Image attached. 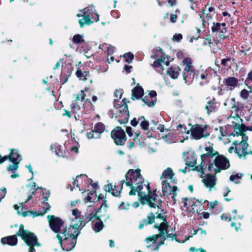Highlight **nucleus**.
<instances>
[{
  "mask_svg": "<svg viewBox=\"0 0 252 252\" xmlns=\"http://www.w3.org/2000/svg\"><path fill=\"white\" fill-rule=\"evenodd\" d=\"M174 175L172 169L168 167L163 171L160 179L162 181L166 180L165 179H171Z\"/></svg>",
  "mask_w": 252,
  "mask_h": 252,
  "instance_id": "obj_26",
  "label": "nucleus"
},
{
  "mask_svg": "<svg viewBox=\"0 0 252 252\" xmlns=\"http://www.w3.org/2000/svg\"><path fill=\"white\" fill-rule=\"evenodd\" d=\"M75 74L80 80L86 81L87 80L88 77H90L89 71H85L83 72L80 69H78L76 71Z\"/></svg>",
  "mask_w": 252,
  "mask_h": 252,
  "instance_id": "obj_30",
  "label": "nucleus"
},
{
  "mask_svg": "<svg viewBox=\"0 0 252 252\" xmlns=\"http://www.w3.org/2000/svg\"><path fill=\"white\" fill-rule=\"evenodd\" d=\"M132 96H134L136 98L139 99L141 98L144 94V91L141 86H136L132 91ZM133 97H132V98Z\"/></svg>",
  "mask_w": 252,
  "mask_h": 252,
  "instance_id": "obj_28",
  "label": "nucleus"
},
{
  "mask_svg": "<svg viewBox=\"0 0 252 252\" xmlns=\"http://www.w3.org/2000/svg\"><path fill=\"white\" fill-rule=\"evenodd\" d=\"M244 84L250 89H252V70L248 73L244 81Z\"/></svg>",
  "mask_w": 252,
  "mask_h": 252,
  "instance_id": "obj_35",
  "label": "nucleus"
},
{
  "mask_svg": "<svg viewBox=\"0 0 252 252\" xmlns=\"http://www.w3.org/2000/svg\"><path fill=\"white\" fill-rule=\"evenodd\" d=\"M162 63H164V61L162 60V58H159L155 61L152 65L158 72L160 73H161L163 70V68L162 66Z\"/></svg>",
  "mask_w": 252,
  "mask_h": 252,
  "instance_id": "obj_29",
  "label": "nucleus"
},
{
  "mask_svg": "<svg viewBox=\"0 0 252 252\" xmlns=\"http://www.w3.org/2000/svg\"><path fill=\"white\" fill-rule=\"evenodd\" d=\"M182 64L184 66L183 73L194 71L193 66L192 64L191 60L189 58L184 59Z\"/></svg>",
  "mask_w": 252,
  "mask_h": 252,
  "instance_id": "obj_23",
  "label": "nucleus"
},
{
  "mask_svg": "<svg viewBox=\"0 0 252 252\" xmlns=\"http://www.w3.org/2000/svg\"><path fill=\"white\" fill-rule=\"evenodd\" d=\"M22 216L25 217L28 216H32L33 218L40 216L39 213L38 212H32L30 211H26L22 213Z\"/></svg>",
  "mask_w": 252,
  "mask_h": 252,
  "instance_id": "obj_44",
  "label": "nucleus"
},
{
  "mask_svg": "<svg viewBox=\"0 0 252 252\" xmlns=\"http://www.w3.org/2000/svg\"><path fill=\"white\" fill-rule=\"evenodd\" d=\"M155 218V214L153 212H152L149 216H148L146 220H147V222L148 224H151L154 222Z\"/></svg>",
  "mask_w": 252,
  "mask_h": 252,
  "instance_id": "obj_49",
  "label": "nucleus"
},
{
  "mask_svg": "<svg viewBox=\"0 0 252 252\" xmlns=\"http://www.w3.org/2000/svg\"><path fill=\"white\" fill-rule=\"evenodd\" d=\"M78 17H83L79 20V23L81 28L85 25H90L94 22L99 20V16L96 13L94 6L91 5L79 11L77 14Z\"/></svg>",
  "mask_w": 252,
  "mask_h": 252,
  "instance_id": "obj_6",
  "label": "nucleus"
},
{
  "mask_svg": "<svg viewBox=\"0 0 252 252\" xmlns=\"http://www.w3.org/2000/svg\"><path fill=\"white\" fill-rule=\"evenodd\" d=\"M114 106L117 111L115 112L112 109L108 110L107 112L108 116L111 118L115 117L121 124L127 123L129 115L128 106L124 102V99L120 101L119 99H115L114 101Z\"/></svg>",
  "mask_w": 252,
  "mask_h": 252,
  "instance_id": "obj_5",
  "label": "nucleus"
},
{
  "mask_svg": "<svg viewBox=\"0 0 252 252\" xmlns=\"http://www.w3.org/2000/svg\"><path fill=\"white\" fill-rule=\"evenodd\" d=\"M196 70L183 73V79L186 84L190 85L193 80L196 79Z\"/></svg>",
  "mask_w": 252,
  "mask_h": 252,
  "instance_id": "obj_21",
  "label": "nucleus"
},
{
  "mask_svg": "<svg viewBox=\"0 0 252 252\" xmlns=\"http://www.w3.org/2000/svg\"><path fill=\"white\" fill-rule=\"evenodd\" d=\"M218 106H217L215 98L208 101L205 106V109L208 114H210L211 112H215L218 109Z\"/></svg>",
  "mask_w": 252,
  "mask_h": 252,
  "instance_id": "obj_24",
  "label": "nucleus"
},
{
  "mask_svg": "<svg viewBox=\"0 0 252 252\" xmlns=\"http://www.w3.org/2000/svg\"><path fill=\"white\" fill-rule=\"evenodd\" d=\"M183 38V36L181 34H175L173 37V39L176 41H179L181 40Z\"/></svg>",
  "mask_w": 252,
  "mask_h": 252,
  "instance_id": "obj_57",
  "label": "nucleus"
},
{
  "mask_svg": "<svg viewBox=\"0 0 252 252\" xmlns=\"http://www.w3.org/2000/svg\"><path fill=\"white\" fill-rule=\"evenodd\" d=\"M9 157V160L12 162H20V161L22 160V157L19 155V153L17 150H11Z\"/></svg>",
  "mask_w": 252,
  "mask_h": 252,
  "instance_id": "obj_25",
  "label": "nucleus"
},
{
  "mask_svg": "<svg viewBox=\"0 0 252 252\" xmlns=\"http://www.w3.org/2000/svg\"><path fill=\"white\" fill-rule=\"evenodd\" d=\"M149 224L147 222V220H143L142 221H141L140 222L139 225V228L142 229L144 227L145 225H147Z\"/></svg>",
  "mask_w": 252,
  "mask_h": 252,
  "instance_id": "obj_62",
  "label": "nucleus"
},
{
  "mask_svg": "<svg viewBox=\"0 0 252 252\" xmlns=\"http://www.w3.org/2000/svg\"><path fill=\"white\" fill-rule=\"evenodd\" d=\"M172 134L170 132L168 133L167 135H165V137H164V139L166 141L169 143H172L174 142V140H172L170 137L171 136Z\"/></svg>",
  "mask_w": 252,
  "mask_h": 252,
  "instance_id": "obj_55",
  "label": "nucleus"
},
{
  "mask_svg": "<svg viewBox=\"0 0 252 252\" xmlns=\"http://www.w3.org/2000/svg\"><path fill=\"white\" fill-rule=\"evenodd\" d=\"M45 205V207L44 208V212L43 213H39L40 216H43L44 214L46 213L47 211H48L50 209V206L48 203H46Z\"/></svg>",
  "mask_w": 252,
  "mask_h": 252,
  "instance_id": "obj_60",
  "label": "nucleus"
},
{
  "mask_svg": "<svg viewBox=\"0 0 252 252\" xmlns=\"http://www.w3.org/2000/svg\"><path fill=\"white\" fill-rule=\"evenodd\" d=\"M124 57L125 59V61L126 62L128 63H130L133 60L134 55L133 54L129 52L127 53H126L124 55Z\"/></svg>",
  "mask_w": 252,
  "mask_h": 252,
  "instance_id": "obj_46",
  "label": "nucleus"
},
{
  "mask_svg": "<svg viewBox=\"0 0 252 252\" xmlns=\"http://www.w3.org/2000/svg\"><path fill=\"white\" fill-rule=\"evenodd\" d=\"M111 135L115 143L118 145H124L126 141L125 132L120 127H117L113 130L111 131Z\"/></svg>",
  "mask_w": 252,
  "mask_h": 252,
  "instance_id": "obj_11",
  "label": "nucleus"
},
{
  "mask_svg": "<svg viewBox=\"0 0 252 252\" xmlns=\"http://www.w3.org/2000/svg\"><path fill=\"white\" fill-rule=\"evenodd\" d=\"M252 93V89L251 90L250 89V91H248L245 89H244L241 90L240 92V96L241 98H242L244 99H247L249 95V94Z\"/></svg>",
  "mask_w": 252,
  "mask_h": 252,
  "instance_id": "obj_42",
  "label": "nucleus"
},
{
  "mask_svg": "<svg viewBox=\"0 0 252 252\" xmlns=\"http://www.w3.org/2000/svg\"><path fill=\"white\" fill-rule=\"evenodd\" d=\"M126 132L129 137H132L134 136L132 132V128L130 126H127L126 127Z\"/></svg>",
  "mask_w": 252,
  "mask_h": 252,
  "instance_id": "obj_63",
  "label": "nucleus"
},
{
  "mask_svg": "<svg viewBox=\"0 0 252 252\" xmlns=\"http://www.w3.org/2000/svg\"><path fill=\"white\" fill-rule=\"evenodd\" d=\"M94 130L95 133L101 135L105 130V126L102 123H97L94 126Z\"/></svg>",
  "mask_w": 252,
  "mask_h": 252,
  "instance_id": "obj_36",
  "label": "nucleus"
},
{
  "mask_svg": "<svg viewBox=\"0 0 252 252\" xmlns=\"http://www.w3.org/2000/svg\"><path fill=\"white\" fill-rule=\"evenodd\" d=\"M242 139V141L239 143L237 141L233 142V144L236 146L235 148V152L240 157L246 156L249 154L247 152L248 144L247 143L248 138L247 136L243 135Z\"/></svg>",
  "mask_w": 252,
  "mask_h": 252,
  "instance_id": "obj_10",
  "label": "nucleus"
},
{
  "mask_svg": "<svg viewBox=\"0 0 252 252\" xmlns=\"http://www.w3.org/2000/svg\"><path fill=\"white\" fill-rule=\"evenodd\" d=\"M24 227L23 224H20L17 235L21 237L29 246L39 247L40 244L38 243L36 236L29 231L24 230Z\"/></svg>",
  "mask_w": 252,
  "mask_h": 252,
  "instance_id": "obj_7",
  "label": "nucleus"
},
{
  "mask_svg": "<svg viewBox=\"0 0 252 252\" xmlns=\"http://www.w3.org/2000/svg\"><path fill=\"white\" fill-rule=\"evenodd\" d=\"M217 178L215 175L207 174L202 179L204 186L209 189V191L214 188L216 185Z\"/></svg>",
  "mask_w": 252,
  "mask_h": 252,
  "instance_id": "obj_15",
  "label": "nucleus"
},
{
  "mask_svg": "<svg viewBox=\"0 0 252 252\" xmlns=\"http://www.w3.org/2000/svg\"><path fill=\"white\" fill-rule=\"evenodd\" d=\"M223 83L230 90H233L237 86L238 80L234 77H229L224 79Z\"/></svg>",
  "mask_w": 252,
  "mask_h": 252,
  "instance_id": "obj_20",
  "label": "nucleus"
},
{
  "mask_svg": "<svg viewBox=\"0 0 252 252\" xmlns=\"http://www.w3.org/2000/svg\"><path fill=\"white\" fill-rule=\"evenodd\" d=\"M162 193L164 195L171 194L173 192L177 191V186H174L171 187L169 184L167 182V180H162Z\"/></svg>",
  "mask_w": 252,
  "mask_h": 252,
  "instance_id": "obj_17",
  "label": "nucleus"
},
{
  "mask_svg": "<svg viewBox=\"0 0 252 252\" xmlns=\"http://www.w3.org/2000/svg\"><path fill=\"white\" fill-rule=\"evenodd\" d=\"M206 153L201 156V162L196 166V170L204 173L205 170L214 172L216 174L220 169H226L229 167L228 159L223 156H218L215 158L217 154L212 146L205 148Z\"/></svg>",
  "mask_w": 252,
  "mask_h": 252,
  "instance_id": "obj_2",
  "label": "nucleus"
},
{
  "mask_svg": "<svg viewBox=\"0 0 252 252\" xmlns=\"http://www.w3.org/2000/svg\"><path fill=\"white\" fill-rule=\"evenodd\" d=\"M221 29V25L220 23H214V25L212 27V31L213 32L220 31Z\"/></svg>",
  "mask_w": 252,
  "mask_h": 252,
  "instance_id": "obj_48",
  "label": "nucleus"
},
{
  "mask_svg": "<svg viewBox=\"0 0 252 252\" xmlns=\"http://www.w3.org/2000/svg\"><path fill=\"white\" fill-rule=\"evenodd\" d=\"M0 241L3 245L15 246L17 244L18 240L16 235H12L2 238Z\"/></svg>",
  "mask_w": 252,
  "mask_h": 252,
  "instance_id": "obj_22",
  "label": "nucleus"
},
{
  "mask_svg": "<svg viewBox=\"0 0 252 252\" xmlns=\"http://www.w3.org/2000/svg\"><path fill=\"white\" fill-rule=\"evenodd\" d=\"M51 229L58 234L62 232L61 230V226H63V221L59 218L54 216H48L47 217Z\"/></svg>",
  "mask_w": 252,
  "mask_h": 252,
  "instance_id": "obj_13",
  "label": "nucleus"
},
{
  "mask_svg": "<svg viewBox=\"0 0 252 252\" xmlns=\"http://www.w3.org/2000/svg\"><path fill=\"white\" fill-rule=\"evenodd\" d=\"M167 227L168 226L166 223L164 222H161L158 227L159 234L153 235L151 237L146 239L145 240L147 243L152 242V245L147 246L148 248H150L152 251L158 250L159 247L163 244L165 236L167 238H171L173 240L175 235L168 233L167 230Z\"/></svg>",
  "mask_w": 252,
  "mask_h": 252,
  "instance_id": "obj_4",
  "label": "nucleus"
},
{
  "mask_svg": "<svg viewBox=\"0 0 252 252\" xmlns=\"http://www.w3.org/2000/svg\"><path fill=\"white\" fill-rule=\"evenodd\" d=\"M100 209H99L97 210L92 206H89L87 209V212L81 218L80 220H79V223H74L72 222V225H78V229L80 227L82 228L86 223L91 220L94 221L96 220L97 217H101L97 216V214Z\"/></svg>",
  "mask_w": 252,
  "mask_h": 252,
  "instance_id": "obj_8",
  "label": "nucleus"
},
{
  "mask_svg": "<svg viewBox=\"0 0 252 252\" xmlns=\"http://www.w3.org/2000/svg\"><path fill=\"white\" fill-rule=\"evenodd\" d=\"M71 74V65L69 64L62 66V72L61 74V79L64 78L63 84L65 83L68 80Z\"/></svg>",
  "mask_w": 252,
  "mask_h": 252,
  "instance_id": "obj_19",
  "label": "nucleus"
},
{
  "mask_svg": "<svg viewBox=\"0 0 252 252\" xmlns=\"http://www.w3.org/2000/svg\"><path fill=\"white\" fill-rule=\"evenodd\" d=\"M230 60L231 59L230 58L223 59L221 60V64L223 66H226L227 65V63L228 62H230Z\"/></svg>",
  "mask_w": 252,
  "mask_h": 252,
  "instance_id": "obj_64",
  "label": "nucleus"
},
{
  "mask_svg": "<svg viewBox=\"0 0 252 252\" xmlns=\"http://www.w3.org/2000/svg\"><path fill=\"white\" fill-rule=\"evenodd\" d=\"M87 90V89H85L84 90H81L79 94H75V99L72 102L70 105L71 112L74 114L76 120H79L80 117L79 115L77 116L76 114L81 109V105H82L83 102L85 100V92Z\"/></svg>",
  "mask_w": 252,
  "mask_h": 252,
  "instance_id": "obj_9",
  "label": "nucleus"
},
{
  "mask_svg": "<svg viewBox=\"0 0 252 252\" xmlns=\"http://www.w3.org/2000/svg\"><path fill=\"white\" fill-rule=\"evenodd\" d=\"M206 130V126L200 125H195L192 126L190 131L192 138L198 140L204 137V132Z\"/></svg>",
  "mask_w": 252,
  "mask_h": 252,
  "instance_id": "obj_14",
  "label": "nucleus"
},
{
  "mask_svg": "<svg viewBox=\"0 0 252 252\" xmlns=\"http://www.w3.org/2000/svg\"><path fill=\"white\" fill-rule=\"evenodd\" d=\"M142 100L145 104H147L149 107L154 106L156 102V100L152 99L151 97H148V96H145Z\"/></svg>",
  "mask_w": 252,
  "mask_h": 252,
  "instance_id": "obj_39",
  "label": "nucleus"
},
{
  "mask_svg": "<svg viewBox=\"0 0 252 252\" xmlns=\"http://www.w3.org/2000/svg\"><path fill=\"white\" fill-rule=\"evenodd\" d=\"M87 137L88 139L99 138H100V134L95 133V130L94 129L87 133Z\"/></svg>",
  "mask_w": 252,
  "mask_h": 252,
  "instance_id": "obj_41",
  "label": "nucleus"
},
{
  "mask_svg": "<svg viewBox=\"0 0 252 252\" xmlns=\"http://www.w3.org/2000/svg\"><path fill=\"white\" fill-rule=\"evenodd\" d=\"M180 70L181 69L179 67H171L168 69L167 71V74L170 76L171 78L175 79L178 77Z\"/></svg>",
  "mask_w": 252,
  "mask_h": 252,
  "instance_id": "obj_27",
  "label": "nucleus"
},
{
  "mask_svg": "<svg viewBox=\"0 0 252 252\" xmlns=\"http://www.w3.org/2000/svg\"><path fill=\"white\" fill-rule=\"evenodd\" d=\"M123 93L121 90H116L114 93V97L117 99H121Z\"/></svg>",
  "mask_w": 252,
  "mask_h": 252,
  "instance_id": "obj_53",
  "label": "nucleus"
},
{
  "mask_svg": "<svg viewBox=\"0 0 252 252\" xmlns=\"http://www.w3.org/2000/svg\"><path fill=\"white\" fill-rule=\"evenodd\" d=\"M13 163V165H10L7 167V170L11 171L12 172H15L18 167V164L19 162H12Z\"/></svg>",
  "mask_w": 252,
  "mask_h": 252,
  "instance_id": "obj_47",
  "label": "nucleus"
},
{
  "mask_svg": "<svg viewBox=\"0 0 252 252\" xmlns=\"http://www.w3.org/2000/svg\"><path fill=\"white\" fill-rule=\"evenodd\" d=\"M176 133L179 135V137L183 138V139H180V141L183 142L184 140L188 138L189 130L187 129L186 126L179 125L177 126Z\"/></svg>",
  "mask_w": 252,
  "mask_h": 252,
  "instance_id": "obj_18",
  "label": "nucleus"
},
{
  "mask_svg": "<svg viewBox=\"0 0 252 252\" xmlns=\"http://www.w3.org/2000/svg\"><path fill=\"white\" fill-rule=\"evenodd\" d=\"M177 19V14H171L170 16V21L172 23H174L176 22Z\"/></svg>",
  "mask_w": 252,
  "mask_h": 252,
  "instance_id": "obj_58",
  "label": "nucleus"
},
{
  "mask_svg": "<svg viewBox=\"0 0 252 252\" xmlns=\"http://www.w3.org/2000/svg\"><path fill=\"white\" fill-rule=\"evenodd\" d=\"M115 51V48L113 46H110L107 47V53L108 55H112Z\"/></svg>",
  "mask_w": 252,
  "mask_h": 252,
  "instance_id": "obj_59",
  "label": "nucleus"
},
{
  "mask_svg": "<svg viewBox=\"0 0 252 252\" xmlns=\"http://www.w3.org/2000/svg\"><path fill=\"white\" fill-rule=\"evenodd\" d=\"M196 80L199 81L201 86L206 84L209 80L208 73L206 71L196 70Z\"/></svg>",
  "mask_w": 252,
  "mask_h": 252,
  "instance_id": "obj_16",
  "label": "nucleus"
},
{
  "mask_svg": "<svg viewBox=\"0 0 252 252\" xmlns=\"http://www.w3.org/2000/svg\"><path fill=\"white\" fill-rule=\"evenodd\" d=\"M6 193V189L3 188L0 189V202L5 197Z\"/></svg>",
  "mask_w": 252,
  "mask_h": 252,
  "instance_id": "obj_54",
  "label": "nucleus"
},
{
  "mask_svg": "<svg viewBox=\"0 0 252 252\" xmlns=\"http://www.w3.org/2000/svg\"><path fill=\"white\" fill-rule=\"evenodd\" d=\"M95 69L98 73H103L106 72L108 70V66L106 64L98 65L95 67Z\"/></svg>",
  "mask_w": 252,
  "mask_h": 252,
  "instance_id": "obj_45",
  "label": "nucleus"
},
{
  "mask_svg": "<svg viewBox=\"0 0 252 252\" xmlns=\"http://www.w3.org/2000/svg\"><path fill=\"white\" fill-rule=\"evenodd\" d=\"M72 214L73 216H74L75 219H78L79 220L81 219L80 216H81V212L79 211L77 209H74L72 210Z\"/></svg>",
  "mask_w": 252,
  "mask_h": 252,
  "instance_id": "obj_50",
  "label": "nucleus"
},
{
  "mask_svg": "<svg viewBox=\"0 0 252 252\" xmlns=\"http://www.w3.org/2000/svg\"><path fill=\"white\" fill-rule=\"evenodd\" d=\"M243 176V174L242 173H236L234 175H231L229 178V180L231 182L237 184L239 183L238 181L241 180Z\"/></svg>",
  "mask_w": 252,
  "mask_h": 252,
  "instance_id": "obj_38",
  "label": "nucleus"
},
{
  "mask_svg": "<svg viewBox=\"0 0 252 252\" xmlns=\"http://www.w3.org/2000/svg\"><path fill=\"white\" fill-rule=\"evenodd\" d=\"M83 180L87 181V182H92V180H89L88 179L87 176L86 175L82 174L80 176H78L76 177V179L73 182V187L76 186L78 187V183L82 182Z\"/></svg>",
  "mask_w": 252,
  "mask_h": 252,
  "instance_id": "obj_31",
  "label": "nucleus"
},
{
  "mask_svg": "<svg viewBox=\"0 0 252 252\" xmlns=\"http://www.w3.org/2000/svg\"><path fill=\"white\" fill-rule=\"evenodd\" d=\"M104 189L106 191L112 192L113 190V186L111 184L105 185L104 187Z\"/></svg>",
  "mask_w": 252,
  "mask_h": 252,
  "instance_id": "obj_56",
  "label": "nucleus"
},
{
  "mask_svg": "<svg viewBox=\"0 0 252 252\" xmlns=\"http://www.w3.org/2000/svg\"><path fill=\"white\" fill-rule=\"evenodd\" d=\"M62 146L57 144H53L51 146V149L54 152L57 156L58 157H64L65 156L62 151Z\"/></svg>",
  "mask_w": 252,
  "mask_h": 252,
  "instance_id": "obj_32",
  "label": "nucleus"
},
{
  "mask_svg": "<svg viewBox=\"0 0 252 252\" xmlns=\"http://www.w3.org/2000/svg\"><path fill=\"white\" fill-rule=\"evenodd\" d=\"M220 132L222 136H227L230 135L231 134L226 131V127L223 128L220 127Z\"/></svg>",
  "mask_w": 252,
  "mask_h": 252,
  "instance_id": "obj_52",
  "label": "nucleus"
},
{
  "mask_svg": "<svg viewBox=\"0 0 252 252\" xmlns=\"http://www.w3.org/2000/svg\"><path fill=\"white\" fill-rule=\"evenodd\" d=\"M139 120H142L140 124L141 128L144 130L148 129L149 125L148 121L145 120V118L144 117H141V118H140L139 119Z\"/></svg>",
  "mask_w": 252,
  "mask_h": 252,
  "instance_id": "obj_43",
  "label": "nucleus"
},
{
  "mask_svg": "<svg viewBox=\"0 0 252 252\" xmlns=\"http://www.w3.org/2000/svg\"><path fill=\"white\" fill-rule=\"evenodd\" d=\"M183 207V210H185L188 213H191L195 212V207L201 204V202L196 200L195 199L185 198L182 201Z\"/></svg>",
  "mask_w": 252,
  "mask_h": 252,
  "instance_id": "obj_12",
  "label": "nucleus"
},
{
  "mask_svg": "<svg viewBox=\"0 0 252 252\" xmlns=\"http://www.w3.org/2000/svg\"><path fill=\"white\" fill-rule=\"evenodd\" d=\"M157 96V93L155 91H151L149 93L148 97H151L152 99H154L156 100V96Z\"/></svg>",
  "mask_w": 252,
  "mask_h": 252,
  "instance_id": "obj_61",
  "label": "nucleus"
},
{
  "mask_svg": "<svg viewBox=\"0 0 252 252\" xmlns=\"http://www.w3.org/2000/svg\"><path fill=\"white\" fill-rule=\"evenodd\" d=\"M78 226V225H72L67 229L63 228V231L57 235V238L63 251H71L75 247L76 238L79 234Z\"/></svg>",
  "mask_w": 252,
  "mask_h": 252,
  "instance_id": "obj_3",
  "label": "nucleus"
},
{
  "mask_svg": "<svg viewBox=\"0 0 252 252\" xmlns=\"http://www.w3.org/2000/svg\"><path fill=\"white\" fill-rule=\"evenodd\" d=\"M82 104H83V109L85 113H90L93 110L94 106L88 99H85Z\"/></svg>",
  "mask_w": 252,
  "mask_h": 252,
  "instance_id": "obj_34",
  "label": "nucleus"
},
{
  "mask_svg": "<svg viewBox=\"0 0 252 252\" xmlns=\"http://www.w3.org/2000/svg\"><path fill=\"white\" fill-rule=\"evenodd\" d=\"M100 218V217H97L96 218V222L94 223L93 227V230L95 232H100L104 227L103 223Z\"/></svg>",
  "mask_w": 252,
  "mask_h": 252,
  "instance_id": "obj_33",
  "label": "nucleus"
},
{
  "mask_svg": "<svg viewBox=\"0 0 252 252\" xmlns=\"http://www.w3.org/2000/svg\"><path fill=\"white\" fill-rule=\"evenodd\" d=\"M196 164V159L193 156L188 157L186 160V164L190 167H193Z\"/></svg>",
  "mask_w": 252,
  "mask_h": 252,
  "instance_id": "obj_40",
  "label": "nucleus"
},
{
  "mask_svg": "<svg viewBox=\"0 0 252 252\" xmlns=\"http://www.w3.org/2000/svg\"><path fill=\"white\" fill-rule=\"evenodd\" d=\"M221 219L222 220H228L230 221L232 219L235 220V216H234L232 218L231 217L230 215L229 214H223L221 216Z\"/></svg>",
  "mask_w": 252,
  "mask_h": 252,
  "instance_id": "obj_51",
  "label": "nucleus"
},
{
  "mask_svg": "<svg viewBox=\"0 0 252 252\" xmlns=\"http://www.w3.org/2000/svg\"><path fill=\"white\" fill-rule=\"evenodd\" d=\"M126 185L129 187L131 189L129 194L130 195H135L137 192L138 195L143 204L147 203L150 207L155 209L156 207L158 211L155 212L157 215V218L165 220V217L164 215L163 210L160 208L161 201L158 199V195L155 192H151L150 189V187L148 183L144 184L147 190L148 194L146 192L141 191L143 188V184L144 179L140 174V170L130 169L126 175ZM125 180L122 181L118 186H115L113 188L111 193L113 195L118 197L120 195L121 190L122 189L123 183Z\"/></svg>",
  "mask_w": 252,
  "mask_h": 252,
  "instance_id": "obj_1",
  "label": "nucleus"
},
{
  "mask_svg": "<svg viewBox=\"0 0 252 252\" xmlns=\"http://www.w3.org/2000/svg\"><path fill=\"white\" fill-rule=\"evenodd\" d=\"M83 37V35L77 34L73 36L72 40L75 44H80L84 42Z\"/></svg>",
  "mask_w": 252,
  "mask_h": 252,
  "instance_id": "obj_37",
  "label": "nucleus"
}]
</instances>
